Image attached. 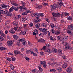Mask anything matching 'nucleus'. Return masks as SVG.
<instances>
[{"label":"nucleus","mask_w":73,"mask_h":73,"mask_svg":"<svg viewBox=\"0 0 73 73\" xmlns=\"http://www.w3.org/2000/svg\"><path fill=\"white\" fill-rule=\"evenodd\" d=\"M40 65H43L44 68H45L46 66V64L45 61H40Z\"/></svg>","instance_id":"nucleus-1"},{"label":"nucleus","mask_w":73,"mask_h":73,"mask_svg":"<svg viewBox=\"0 0 73 73\" xmlns=\"http://www.w3.org/2000/svg\"><path fill=\"white\" fill-rule=\"evenodd\" d=\"M14 42V40H12L10 41H8L7 42V44L8 45V46H10L11 45H12V44Z\"/></svg>","instance_id":"nucleus-2"},{"label":"nucleus","mask_w":73,"mask_h":73,"mask_svg":"<svg viewBox=\"0 0 73 73\" xmlns=\"http://www.w3.org/2000/svg\"><path fill=\"white\" fill-rule=\"evenodd\" d=\"M48 32V30L46 29L43 28V30H42V32H43V35H46L47 34V32Z\"/></svg>","instance_id":"nucleus-3"},{"label":"nucleus","mask_w":73,"mask_h":73,"mask_svg":"<svg viewBox=\"0 0 73 73\" xmlns=\"http://www.w3.org/2000/svg\"><path fill=\"white\" fill-rule=\"evenodd\" d=\"M31 16L33 17H35L36 16H39L38 13H32L31 15Z\"/></svg>","instance_id":"nucleus-4"},{"label":"nucleus","mask_w":73,"mask_h":73,"mask_svg":"<svg viewBox=\"0 0 73 73\" xmlns=\"http://www.w3.org/2000/svg\"><path fill=\"white\" fill-rule=\"evenodd\" d=\"M36 19H34V21L35 23H37V22H40L41 21V19H39V17L38 16L37 17H36Z\"/></svg>","instance_id":"nucleus-5"},{"label":"nucleus","mask_w":73,"mask_h":73,"mask_svg":"<svg viewBox=\"0 0 73 73\" xmlns=\"http://www.w3.org/2000/svg\"><path fill=\"white\" fill-rule=\"evenodd\" d=\"M67 28L68 29H69L71 30H73V24H71L70 25L67 27Z\"/></svg>","instance_id":"nucleus-6"},{"label":"nucleus","mask_w":73,"mask_h":73,"mask_svg":"<svg viewBox=\"0 0 73 73\" xmlns=\"http://www.w3.org/2000/svg\"><path fill=\"white\" fill-rule=\"evenodd\" d=\"M11 3L14 6H15L16 7H17L18 5V4L17 3H16V2L15 1H11Z\"/></svg>","instance_id":"nucleus-7"},{"label":"nucleus","mask_w":73,"mask_h":73,"mask_svg":"<svg viewBox=\"0 0 73 73\" xmlns=\"http://www.w3.org/2000/svg\"><path fill=\"white\" fill-rule=\"evenodd\" d=\"M5 14L7 16H12V14L11 13L8 11L6 12L5 13Z\"/></svg>","instance_id":"nucleus-8"},{"label":"nucleus","mask_w":73,"mask_h":73,"mask_svg":"<svg viewBox=\"0 0 73 73\" xmlns=\"http://www.w3.org/2000/svg\"><path fill=\"white\" fill-rule=\"evenodd\" d=\"M26 34V31H22L19 33V35H24Z\"/></svg>","instance_id":"nucleus-9"},{"label":"nucleus","mask_w":73,"mask_h":73,"mask_svg":"<svg viewBox=\"0 0 73 73\" xmlns=\"http://www.w3.org/2000/svg\"><path fill=\"white\" fill-rule=\"evenodd\" d=\"M9 31L11 34H15V31L13 29H11L9 30Z\"/></svg>","instance_id":"nucleus-10"},{"label":"nucleus","mask_w":73,"mask_h":73,"mask_svg":"<svg viewBox=\"0 0 73 73\" xmlns=\"http://www.w3.org/2000/svg\"><path fill=\"white\" fill-rule=\"evenodd\" d=\"M66 71L68 73H70L72 72V68L70 67H68L66 69Z\"/></svg>","instance_id":"nucleus-11"},{"label":"nucleus","mask_w":73,"mask_h":73,"mask_svg":"<svg viewBox=\"0 0 73 73\" xmlns=\"http://www.w3.org/2000/svg\"><path fill=\"white\" fill-rule=\"evenodd\" d=\"M46 51V52H48V53H51L53 52V50L50 48L47 49Z\"/></svg>","instance_id":"nucleus-12"},{"label":"nucleus","mask_w":73,"mask_h":73,"mask_svg":"<svg viewBox=\"0 0 73 73\" xmlns=\"http://www.w3.org/2000/svg\"><path fill=\"white\" fill-rule=\"evenodd\" d=\"M38 41L39 42H42L43 43H44L45 41L43 39H39L38 40Z\"/></svg>","instance_id":"nucleus-13"},{"label":"nucleus","mask_w":73,"mask_h":73,"mask_svg":"<svg viewBox=\"0 0 73 73\" xmlns=\"http://www.w3.org/2000/svg\"><path fill=\"white\" fill-rule=\"evenodd\" d=\"M36 8L38 9H40L42 8V5H36Z\"/></svg>","instance_id":"nucleus-14"},{"label":"nucleus","mask_w":73,"mask_h":73,"mask_svg":"<svg viewBox=\"0 0 73 73\" xmlns=\"http://www.w3.org/2000/svg\"><path fill=\"white\" fill-rule=\"evenodd\" d=\"M13 37L14 38L15 40H17L18 38V36H17V35H13Z\"/></svg>","instance_id":"nucleus-15"},{"label":"nucleus","mask_w":73,"mask_h":73,"mask_svg":"<svg viewBox=\"0 0 73 73\" xmlns=\"http://www.w3.org/2000/svg\"><path fill=\"white\" fill-rule=\"evenodd\" d=\"M58 51L59 54L60 56H61V55H62V51L61 49H58Z\"/></svg>","instance_id":"nucleus-16"},{"label":"nucleus","mask_w":73,"mask_h":73,"mask_svg":"<svg viewBox=\"0 0 73 73\" xmlns=\"http://www.w3.org/2000/svg\"><path fill=\"white\" fill-rule=\"evenodd\" d=\"M14 53L16 55L19 54L20 53V51L18 50H15L14 51Z\"/></svg>","instance_id":"nucleus-17"},{"label":"nucleus","mask_w":73,"mask_h":73,"mask_svg":"<svg viewBox=\"0 0 73 73\" xmlns=\"http://www.w3.org/2000/svg\"><path fill=\"white\" fill-rule=\"evenodd\" d=\"M68 66V64L66 63H64L62 66V67L63 69H65V68H66V67H67V66Z\"/></svg>","instance_id":"nucleus-18"},{"label":"nucleus","mask_w":73,"mask_h":73,"mask_svg":"<svg viewBox=\"0 0 73 73\" xmlns=\"http://www.w3.org/2000/svg\"><path fill=\"white\" fill-rule=\"evenodd\" d=\"M23 30V28L21 27V26H20L19 27V29L17 30V32H20Z\"/></svg>","instance_id":"nucleus-19"},{"label":"nucleus","mask_w":73,"mask_h":73,"mask_svg":"<svg viewBox=\"0 0 73 73\" xmlns=\"http://www.w3.org/2000/svg\"><path fill=\"white\" fill-rule=\"evenodd\" d=\"M56 70L59 72H61L62 71V68L61 67H58L56 68Z\"/></svg>","instance_id":"nucleus-20"},{"label":"nucleus","mask_w":73,"mask_h":73,"mask_svg":"<svg viewBox=\"0 0 73 73\" xmlns=\"http://www.w3.org/2000/svg\"><path fill=\"white\" fill-rule=\"evenodd\" d=\"M30 53L32 54L33 55V56H34V57H36L37 56V54H36V53H35L34 52H33L32 51H30Z\"/></svg>","instance_id":"nucleus-21"},{"label":"nucleus","mask_w":73,"mask_h":73,"mask_svg":"<svg viewBox=\"0 0 73 73\" xmlns=\"http://www.w3.org/2000/svg\"><path fill=\"white\" fill-rule=\"evenodd\" d=\"M67 32L68 34H70V35H73V33H71V31L69 30H67Z\"/></svg>","instance_id":"nucleus-22"},{"label":"nucleus","mask_w":73,"mask_h":73,"mask_svg":"<svg viewBox=\"0 0 73 73\" xmlns=\"http://www.w3.org/2000/svg\"><path fill=\"white\" fill-rule=\"evenodd\" d=\"M5 13V11L2 10H0V14H1L2 15H4Z\"/></svg>","instance_id":"nucleus-23"},{"label":"nucleus","mask_w":73,"mask_h":73,"mask_svg":"<svg viewBox=\"0 0 73 73\" xmlns=\"http://www.w3.org/2000/svg\"><path fill=\"white\" fill-rule=\"evenodd\" d=\"M14 9V6H12L11 7L10 9H9V12H11Z\"/></svg>","instance_id":"nucleus-24"},{"label":"nucleus","mask_w":73,"mask_h":73,"mask_svg":"<svg viewBox=\"0 0 73 73\" xmlns=\"http://www.w3.org/2000/svg\"><path fill=\"white\" fill-rule=\"evenodd\" d=\"M20 17H21V16H20V15H19L16 16L15 17H14V18L16 20V19H19L20 18Z\"/></svg>","instance_id":"nucleus-25"},{"label":"nucleus","mask_w":73,"mask_h":73,"mask_svg":"<svg viewBox=\"0 0 73 73\" xmlns=\"http://www.w3.org/2000/svg\"><path fill=\"white\" fill-rule=\"evenodd\" d=\"M9 7V6L8 5H3L2 8H7V7Z\"/></svg>","instance_id":"nucleus-26"},{"label":"nucleus","mask_w":73,"mask_h":73,"mask_svg":"<svg viewBox=\"0 0 73 73\" xmlns=\"http://www.w3.org/2000/svg\"><path fill=\"white\" fill-rule=\"evenodd\" d=\"M55 34L56 35H58L60 33V32L59 31H57L55 32Z\"/></svg>","instance_id":"nucleus-27"},{"label":"nucleus","mask_w":73,"mask_h":73,"mask_svg":"<svg viewBox=\"0 0 73 73\" xmlns=\"http://www.w3.org/2000/svg\"><path fill=\"white\" fill-rule=\"evenodd\" d=\"M13 24V25H15V26H17L18 25V23L17 22H14Z\"/></svg>","instance_id":"nucleus-28"},{"label":"nucleus","mask_w":73,"mask_h":73,"mask_svg":"<svg viewBox=\"0 0 73 73\" xmlns=\"http://www.w3.org/2000/svg\"><path fill=\"white\" fill-rule=\"evenodd\" d=\"M51 9H53V10H54L56 9V7L54 6V5H51Z\"/></svg>","instance_id":"nucleus-29"},{"label":"nucleus","mask_w":73,"mask_h":73,"mask_svg":"<svg viewBox=\"0 0 73 73\" xmlns=\"http://www.w3.org/2000/svg\"><path fill=\"white\" fill-rule=\"evenodd\" d=\"M19 7H14V10L15 11H18V9H19Z\"/></svg>","instance_id":"nucleus-30"},{"label":"nucleus","mask_w":73,"mask_h":73,"mask_svg":"<svg viewBox=\"0 0 73 73\" xmlns=\"http://www.w3.org/2000/svg\"><path fill=\"white\" fill-rule=\"evenodd\" d=\"M62 44L66 46L68 44V43L67 42H65L64 41H63L62 42Z\"/></svg>","instance_id":"nucleus-31"},{"label":"nucleus","mask_w":73,"mask_h":73,"mask_svg":"<svg viewBox=\"0 0 73 73\" xmlns=\"http://www.w3.org/2000/svg\"><path fill=\"white\" fill-rule=\"evenodd\" d=\"M6 49L5 47H0V50H4L5 49Z\"/></svg>","instance_id":"nucleus-32"},{"label":"nucleus","mask_w":73,"mask_h":73,"mask_svg":"<svg viewBox=\"0 0 73 73\" xmlns=\"http://www.w3.org/2000/svg\"><path fill=\"white\" fill-rule=\"evenodd\" d=\"M28 26V24H23V28H27Z\"/></svg>","instance_id":"nucleus-33"},{"label":"nucleus","mask_w":73,"mask_h":73,"mask_svg":"<svg viewBox=\"0 0 73 73\" xmlns=\"http://www.w3.org/2000/svg\"><path fill=\"white\" fill-rule=\"evenodd\" d=\"M22 21H27V18L25 17H23L22 19Z\"/></svg>","instance_id":"nucleus-34"},{"label":"nucleus","mask_w":73,"mask_h":73,"mask_svg":"<svg viewBox=\"0 0 73 73\" xmlns=\"http://www.w3.org/2000/svg\"><path fill=\"white\" fill-rule=\"evenodd\" d=\"M22 7H25V3L24 2L22 1Z\"/></svg>","instance_id":"nucleus-35"},{"label":"nucleus","mask_w":73,"mask_h":73,"mask_svg":"<svg viewBox=\"0 0 73 73\" xmlns=\"http://www.w3.org/2000/svg\"><path fill=\"white\" fill-rule=\"evenodd\" d=\"M42 4L44 6H48L49 5L48 3H45L44 2H43Z\"/></svg>","instance_id":"nucleus-36"},{"label":"nucleus","mask_w":73,"mask_h":73,"mask_svg":"<svg viewBox=\"0 0 73 73\" xmlns=\"http://www.w3.org/2000/svg\"><path fill=\"white\" fill-rule=\"evenodd\" d=\"M67 19L68 20H72V17H71L70 16L68 17L67 18Z\"/></svg>","instance_id":"nucleus-37"},{"label":"nucleus","mask_w":73,"mask_h":73,"mask_svg":"<svg viewBox=\"0 0 73 73\" xmlns=\"http://www.w3.org/2000/svg\"><path fill=\"white\" fill-rule=\"evenodd\" d=\"M70 48V46H66L65 48V49L66 50H68V49H69Z\"/></svg>","instance_id":"nucleus-38"},{"label":"nucleus","mask_w":73,"mask_h":73,"mask_svg":"<svg viewBox=\"0 0 73 73\" xmlns=\"http://www.w3.org/2000/svg\"><path fill=\"white\" fill-rule=\"evenodd\" d=\"M57 64V62H54V63H51L50 64V65L51 66H53V65H56Z\"/></svg>","instance_id":"nucleus-39"},{"label":"nucleus","mask_w":73,"mask_h":73,"mask_svg":"<svg viewBox=\"0 0 73 73\" xmlns=\"http://www.w3.org/2000/svg\"><path fill=\"white\" fill-rule=\"evenodd\" d=\"M37 70H32V73H37Z\"/></svg>","instance_id":"nucleus-40"},{"label":"nucleus","mask_w":73,"mask_h":73,"mask_svg":"<svg viewBox=\"0 0 73 73\" xmlns=\"http://www.w3.org/2000/svg\"><path fill=\"white\" fill-rule=\"evenodd\" d=\"M40 24H37L36 25V28H39V27H40Z\"/></svg>","instance_id":"nucleus-41"},{"label":"nucleus","mask_w":73,"mask_h":73,"mask_svg":"<svg viewBox=\"0 0 73 73\" xmlns=\"http://www.w3.org/2000/svg\"><path fill=\"white\" fill-rule=\"evenodd\" d=\"M11 21H10V20H8L6 22H5V24L6 25H7V24H8L9 23H10V22Z\"/></svg>","instance_id":"nucleus-42"},{"label":"nucleus","mask_w":73,"mask_h":73,"mask_svg":"<svg viewBox=\"0 0 73 73\" xmlns=\"http://www.w3.org/2000/svg\"><path fill=\"white\" fill-rule=\"evenodd\" d=\"M25 58L26 60H27V61H28L29 62V60L30 59H29V58H28V57H25Z\"/></svg>","instance_id":"nucleus-43"},{"label":"nucleus","mask_w":73,"mask_h":73,"mask_svg":"<svg viewBox=\"0 0 73 73\" xmlns=\"http://www.w3.org/2000/svg\"><path fill=\"white\" fill-rule=\"evenodd\" d=\"M46 46H44L42 48V49H41L40 50V51L42 50H45V49H46Z\"/></svg>","instance_id":"nucleus-44"},{"label":"nucleus","mask_w":73,"mask_h":73,"mask_svg":"<svg viewBox=\"0 0 73 73\" xmlns=\"http://www.w3.org/2000/svg\"><path fill=\"white\" fill-rule=\"evenodd\" d=\"M52 15L53 16L55 17H56V15H57V13H52Z\"/></svg>","instance_id":"nucleus-45"},{"label":"nucleus","mask_w":73,"mask_h":73,"mask_svg":"<svg viewBox=\"0 0 73 73\" xmlns=\"http://www.w3.org/2000/svg\"><path fill=\"white\" fill-rule=\"evenodd\" d=\"M38 68L41 71H42V68H41V67L40 66H39L38 67Z\"/></svg>","instance_id":"nucleus-46"},{"label":"nucleus","mask_w":73,"mask_h":73,"mask_svg":"<svg viewBox=\"0 0 73 73\" xmlns=\"http://www.w3.org/2000/svg\"><path fill=\"white\" fill-rule=\"evenodd\" d=\"M0 40L1 41H4V38L1 36H0Z\"/></svg>","instance_id":"nucleus-47"},{"label":"nucleus","mask_w":73,"mask_h":73,"mask_svg":"<svg viewBox=\"0 0 73 73\" xmlns=\"http://www.w3.org/2000/svg\"><path fill=\"white\" fill-rule=\"evenodd\" d=\"M34 31L35 32H36L37 35H38V30H34Z\"/></svg>","instance_id":"nucleus-48"},{"label":"nucleus","mask_w":73,"mask_h":73,"mask_svg":"<svg viewBox=\"0 0 73 73\" xmlns=\"http://www.w3.org/2000/svg\"><path fill=\"white\" fill-rule=\"evenodd\" d=\"M10 66L11 68L12 69H14V66L12 64H10Z\"/></svg>","instance_id":"nucleus-49"},{"label":"nucleus","mask_w":73,"mask_h":73,"mask_svg":"<svg viewBox=\"0 0 73 73\" xmlns=\"http://www.w3.org/2000/svg\"><path fill=\"white\" fill-rule=\"evenodd\" d=\"M63 39H64L65 40H68V36H66L64 37Z\"/></svg>","instance_id":"nucleus-50"},{"label":"nucleus","mask_w":73,"mask_h":73,"mask_svg":"<svg viewBox=\"0 0 73 73\" xmlns=\"http://www.w3.org/2000/svg\"><path fill=\"white\" fill-rule=\"evenodd\" d=\"M50 72H56V70L54 69H51L50 70Z\"/></svg>","instance_id":"nucleus-51"},{"label":"nucleus","mask_w":73,"mask_h":73,"mask_svg":"<svg viewBox=\"0 0 73 73\" xmlns=\"http://www.w3.org/2000/svg\"><path fill=\"white\" fill-rule=\"evenodd\" d=\"M19 27L17 26H16L15 27L13 28V29L14 31H17V28H18Z\"/></svg>","instance_id":"nucleus-52"},{"label":"nucleus","mask_w":73,"mask_h":73,"mask_svg":"<svg viewBox=\"0 0 73 73\" xmlns=\"http://www.w3.org/2000/svg\"><path fill=\"white\" fill-rule=\"evenodd\" d=\"M61 16V14L59 13H56V17H59Z\"/></svg>","instance_id":"nucleus-53"},{"label":"nucleus","mask_w":73,"mask_h":73,"mask_svg":"<svg viewBox=\"0 0 73 73\" xmlns=\"http://www.w3.org/2000/svg\"><path fill=\"white\" fill-rule=\"evenodd\" d=\"M62 57L63 59L64 60H66V56L65 55H63L62 56Z\"/></svg>","instance_id":"nucleus-54"},{"label":"nucleus","mask_w":73,"mask_h":73,"mask_svg":"<svg viewBox=\"0 0 73 73\" xmlns=\"http://www.w3.org/2000/svg\"><path fill=\"white\" fill-rule=\"evenodd\" d=\"M24 39H20L18 40V41H19V42H20V41L22 42V41H24Z\"/></svg>","instance_id":"nucleus-55"},{"label":"nucleus","mask_w":73,"mask_h":73,"mask_svg":"<svg viewBox=\"0 0 73 73\" xmlns=\"http://www.w3.org/2000/svg\"><path fill=\"white\" fill-rule=\"evenodd\" d=\"M29 25L30 27L31 28V27H32V26H33V23H30Z\"/></svg>","instance_id":"nucleus-56"},{"label":"nucleus","mask_w":73,"mask_h":73,"mask_svg":"<svg viewBox=\"0 0 73 73\" xmlns=\"http://www.w3.org/2000/svg\"><path fill=\"white\" fill-rule=\"evenodd\" d=\"M43 27H44L45 28H46V27H47V25L45 23H43Z\"/></svg>","instance_id":"nucleus-57"},{"label":"nucleus","mask_w":73,"mask_h":73,"mask_svg":"<svg viewBox=\"0 0 73 73\" xmlns=\"http://www.w3.org/2000/svg\"><path fill=\"white\" fill-rule=\"evenodd\" d=\"M22 15L23 16H25V15H27V14L26 12H23L22 13Z\"/></svg>","instance_id":"nucleus-58"},{"label":"nucleus","mask_w":73,"mask_h":73,"mask_svg":"<svg viewBox=\"0 0 73 73\" xmlns=\"http://www.w3.org/2000/svg\"><path fill=\"white\" fill-rule=\"evenodd\" d=\"M12 61H15L16 60V58L15 57H13L12 58Z\"/></svg>","instance_id":"nucleus-59"},{"label":"nucleus","mask_w":73,"mask_h":73,"mask_svg":"<svg viewBox=\"0 0 73 73\" xmlns=\"http://www.w3.org/2000/svg\"><path fill=\"white\" fill-rule=\"evenodd\" d=\"M46 21L48 22V23H50V20L48 19V18L46 19Z\"/></svg>","instance_id":"nucleus-60"},{"label":"nucleus","mask_w":73,"mask_h":73,"mask_svg":"<svg viewBox=\"0 0 73 73\" xmlns=\"http://www.w3.org/2000/svg\"><path fill=\"white\" fill-rule=\"evenodd\" d=\"M69 15V13H64V15L65 16H68Z\"/></svg>","instance_id":"nucleus-61"},{"label":"nucleus","mask_w":73,"mask_h":73,"mask_svg":"<svg viewBox=\"0 0 73 73\" xmlns=\"http://www.w3.org/2000/svg\"><path fill=\"white\" fill-rule=\"evenodd\" d=\"M31 12V11L30 10H27L26 11V12H27V13H30Z\"/></svg>","instance_id":"nucleus-62"},{"label":"nucleus","mask_w":73,"mask_h":73,"mask_svg":"<svg viewBox=\"0 0 73 73\" xmlns=\"http://www.w3.org/2000/svg\"><path fill=\"white\" fill-rule=\"evenodd\" d=\"M26 41H24V42H23V45L25 46V45L26 44Z\"/></svg>","instance_id":"nucleus-63"},{"label":"nucleus","mask_w":73,"mask_h":73,"mask_svg":"<svg viewBox=\"0 0 73 73\" xmlns=\"http://www.w3.org/2000/svg\"><path fill=\"white\" fill-rule=\"evenodd\" d=\"M1 35L2 36H3V37H5V36H6L5 34L3 33Z\"/></svg>","instance_id":"nucleus-64"}]
</instances>
